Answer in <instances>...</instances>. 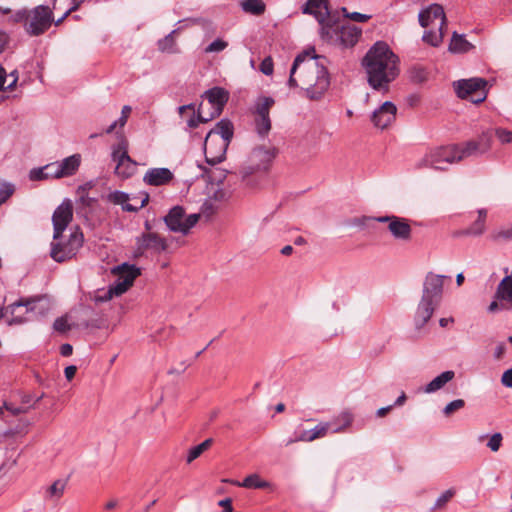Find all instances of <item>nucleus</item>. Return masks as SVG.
Masks as SVG:
<instances>
[{
	"mask_svg": "<svg viewBox=\"0 0 512 512\" xmlns=\"http://www.w3.org/2000/svg\"><path fill=\"white\" fill-rule=\"evenodd\" d=\"M325 60L324 57L315 55L314 50L297 55L290 69L288 86H301L306 98L311 101L321 100L330 87V75Z\"/></svg>",
	"mask_w": 512,
	"mask_h": 512,
	"instance_id": "1",
	"label": "nucleus"
},
{
	"mask_svg": "<svg viewBox=\"0 0 512 512\" xmlns=\"http://www.w3.org/2000/svg\"><path fill=\"white\" fill-rule=\"evenodd\" d=\"M362 65L369 85L381 93L389 90V84L399 75V58L382 41L376 42L366 53Z\"/></svg>",
	"mask_w": 512,
	"mask_h": 512,
	"instance_id": "2",
	"label": "nucleus"
},
{
	"mask_svg": "<svg viewBox=\"0 0 512 512\" xmlns=\"http://www.w3.org/2000/svg\"><path fill=\"white\" fill-rule=\"evenodd\" d=\"M233 137V125L229 120L222 119L215 128L210 130L204 141L206 162L210 165L221 163Z\"/></svg>",
	"mask_w": 512,
	"mask_h": 512,
	"instance_id": "3",
	"label": "nucleus"
},
{
	"mask_svg": "<svg viewBox=\"0 0 512 512\" xmlns=\"http://www.w3.org/2000/svg\"><path fill=\"white\" fill-rule=\"evenodd\" d=\"M49 310V302L44 297L20 299L7 306L5 309L0 308V320L7 314L11 315L8 325L22 324L28 320L25 314H34L44 316Z\"/></svg>",
	"mask_w": 512,
	"mask_h": 512,
	"instance_id": "4",
	"label": "nucleus"
},
{
	"mask_svg": "<svg viewBox=\"0 0 512 512\" xmlns=\"http://www.w3.org/2000/svg\"><path fill=\"white\" fill-rule=\"evenodd\" d=\"M361 34L360 28L350 24H341L339 18L336 17L330 25L324 27V31L320 35L329 44L352 47L358 42Z\"/></svg>",
	"mask_w": 512,
	"mask_h": 512,
	"instance_id": "5",
	"label": "nucleus"
},
{
	"mask_svg": "<svg viewBox=\"0 0 512 512\" xmlns=\"http://www.w3.org/2000/svg\"><path fill=\"white\" fill-rule=\"evenodd\" d=\"M25 30L31 36H39L47 31L53 22L52 10L45 5H39L29 11H24Z\"/></svg>",
	"mask_w": 512,
	"mask_h": 512,
	"instance_id": "6",
	"label": "nucleus"
},
{
	"mask_svg": "<svg viewBox=\"0 0 512 512\" xmlns=\"http://www.w3.org/2000/svg\"><path fill=\"white\" fill-rule=\"evenodd\" d=\"M203 97L207 102L199 105V119L202 121H210L219 116L228 101V93L220 87L207 90Z\"/></svg>",
	"mask_w": 512,
	"mask_h": 512,
	"instance_id": "7",
	"label": "nucleus"
},
{
	"mask_svg": "<svg viewBox=\"0 0 512 512\" xmlns=\"http://www.w3.org/2000/svg\"><path fill=\"white\" fill-rule=\"evenodd\" d=\"M459 161L457 152V145H448L436 147L429 150L424 157L419 161L417 166L429 167L439 170L446 169L447 164H452Z\"/></svg>",
	"mask_w": 512,
	"mask_h": 512,
	"instance_id": "8",
	"label": "nucleus"
},
{
	"mask_svg": "<svg viewBox=\"0 0 512 512\" xmlns=\"http://www.w3.org/2000/svg\"><path fill=\"white\" fill-rule=\"evenodd\" d=\"M199 218V214L193 213L186 215L183 207L175 206L170 209L163 220L171 232L187 235L197 224Z\"/></svg>",
	"mask_w": 512,
	"mask_h": 512,
	"instance_id": "9",
	"label": "nucleus"
},
{
	"mask_svg": "<svg viewBox=\"0 0 512 512\" xmlns=\"http://www.w3.org/2000/svg\"><path fill=\"white\" fill-rule=\"evenodd\" d=\"M167 248L168 242L164 237L154 232H143L135 238L133 258L143 257L147 251L160 254Z\"/></svg>",
	"mask_w": 512,
	"mask_h": 512,
	"instance_id": "10",
	"label": "nucleus"
},
{
	"mask_svg": "<svg viewBox=\"0 0 512 512\" xmlns=\"http://www.w3.org/2000/svg\"><path fill=\"white\" fill-rule=\"evenodd\" d=\"M112 160L116 162L115 174L118 177L126 179L135 174L137 163L128 155V142L125 138L113 147Z\"/></svg>",
	"mask_w": 512,
	"mask_h": 512,
	"instance_id": "11",
	"label": "nucleus"
},
{
	"mask_svg": "<svg viewBox=\"0 0 512 512\" xmlns=\"http://www.w3.org/2000/svg\"><path fill=\"white\" fill-rule=\"evenodd\" d=\"M485 86L486 81L482 78L462 79L454 83L458 97L469 99L475 104L485 100L487 96Z\"/></svg>",
	"mask_w": 512,
	"mask_h": 512,
	"instance_id": "12",
	"label": "nucleus"
},
{
	"mask_svg": "<svg viewBox=\"0 0 512 512\" xmlns=\"http://www.w3.org/2000/svg\"><path fill=\"white\" fill-rule=\"evenodd\" d=\"M377 222L386 223L391 236L398 241L408 242L412 237L409 220L395 215L379 216Z\"/></svg>",
	"mask_w": 512,
	"mask_h": 512,
	"instance_id": "13",
	"label": "nucleus"
},
{
	"mask_svg": "<svg viewBox=\"0 0 512 512\" xmlns=\"http://www.w3.org/2000/svg\"><path fill=\"white\" fill-rule=\"evenodd\" d=\"M277 154V149L272 146H258L249 156L250 166L244 172V176L254 171H266Z\"/></svg>",
	"mask_w": 512,
	"mask_h": 512,
	"instance_id": "14",
	"label": "nucleus"
},
{
	"mask_svg": "<svg viewBox=\"0 0 512 512\" xmlns=\"http://www.w3.org/2000/svg\"><path fill=\"white\" fill-rule=\"evenodd\" d=\"M302 12L311 14L317 19L320 25V33L324 31L326 25H330L337 17L331 13L328 0H307L302 7Z\"/></svg>",
	"mask_w": 512,
	"mask_h": 512,
	"instance_id": "15",
	"label": "nucleus"
},
{
	"mask_svg": "<svg viewBox=\"0 0 512 512\" xmlns=\"http://www.w3.org/2000/svg\"><path fill=\"white\" fill-rule=\"evenodd\" d=\"M82 234L73 233L67 244L52 243L50 255L57 262H64L72 258L76 251L82 246Z\"/></svg>",
	"mask_w": 512,
	"mask_h": 512,
	"instance_id": "16",
	"label": "nucleus"
},
{
	"mask_svg": "<svg viewBox=\"0 0 512 512\" xmlns=\"http://www.w3.org/2000/svg\"><path fill=\"white\" fill-rule=\"evenodd\" d=\"M73 217V206L70 200H64L54 211L52 222L54 227L53 239L61 237L63 231L71 222Z\"/></svg>",
	"mask_w": 512,
	"mask_h": 512,
	"instance_id": "17",
	"label": "nucleus"
},
{
	"mask_svg": "<svg viewBox=\"0 0 512 512\" xmlns=\"http://www.w3.org/2000/svg\"><path fill=\"white\" fill-rule=\"evenodd\" d=\"M448 277L445 275L427 273L423 282L422 297L433 300L440 304L443 296L444 281Z\"/></svg>",
	"mask_w": 512,
	"mask_h": 512,
	"instance_id": "18",
	"label": "nucleus"
},
{
	"mask_svg": "<svg viewBox=\"0 0 512 512\" xmlns=\"http://www.w3.org/2000/svg\"><path fill=\"white\" fill-rule=\"evenodd\" d=\"M118 269L120 271L119 277L111 286L115 296L125 293L133 285L135 278L140 275V269L135 265L124 263Z\"/></svg>",
	"mask_w": 512,
	"mask_h": 512,
	"instance_id": "19",
	"label": "nucleus"
},
{
	"mask_svg": "<svg viewBox=\"0 0 512 512\" xmlns=\"http://www.w3.org/2000/svg\"><path fill=\"white\" fill-rule=\"evenodd\" d=\"M397 107L390 101L384 102L371 115V121L376 128H387L396 118Z\"/></svg>",
	"mask_w": 512,
	"mask_h": 512,
	"instance_id": "20",
	"label": "nucleus"
},
{
	"mask_svg": "<svg viewBox=\"0 0 512 512\" xmlns=\"http://www.w3.org/2000/svg\"><path fill=\"white\" fill-rule=\"evenodd\" d=\"M439 305V303L421 296L414 315L416 329H421L425 326Z\"/></svg>",
	"mask_w": 512,
	"mask_h": 512,
	"instance_id": "21",
	"label": "nucleus"
},
{
	"mask_svg": "<svg viewBox=\"0 0 512 512\" xmlns=\"http://www.w3.org/2000/svg\"><path fill=\"white\" fill-rule=\"evenodd\" d=\"M419 24L422 27H428L434 23V21H439V26H446V16L444 9L439 4H431L426 9L422 10L418 15Z\"/></svg>",
	"mask_w": 512,
	"mask_h": 512,
	"instance_id": "22",
	"label": "nucleus"
},
{
	"mask_svg": "<svg viewBox=\"0 0 512 512\" xmlns=\"http://www.w3.org/2000/svg\"><path fill=\"white\" fill-rule=\"evenodd\" d=\"M173 173L168 168H150L143 176V182L150 186H164L172 181Z\"/></svg>",
	"mask_w": 512,
	"mask_h": 512,
	"instance_id": "23",
	"label": "nucleus"
},
{
	"mask_svg": "<svg viewBox=\"0 0 512 512\" xmlns=\"http://www.w3.org/2000/svg\"><path fill=\"white\" fill-rule=\"evenodd\" d=\"M107 199L109 202L115 205H121L122 209L127 212H136L139 209L143 208L149 201V195L145 194L143 199L140 201L139 205H133L128 203L130 197L127 193L122 191H113L108 194Z\"/></svg>",
	"mask_w": 512,
	"mask_h": 512,
	"instance_id": "24",
	"label": "nucleus"
},
{
	"mask_svg": "<svg viewBox=\"0 0 512 512\" xmlns=\"http://www.w3.org/2000/svg\"><path fill=\"white\" fill-rule=\"evenodd\" d=\"M331 427V423L325 422L320 423L316 427H314L311 430H304L300 433V435L295 439V441H302V442H311L315 439L324 437L328 430ZM294 442V440H290L289 443Z\"/></svg>",
	"mask_w": 512,
	"mask_h": 512,
	"instance_id": "25",
	"label": "nucleus"
},
{
	"mask_svg": "<svg viewBox=\"0 0 512 512\" xmlns=\"http://www.w3.org/2000/svg\"><path fill=\"white\" fill-rule=\"evenodd\" d=\"M60 169L63 178L64 177H70L74 175L81 164V155L80 154H73L61 161H58Z\"/></svg>",
	"mask_w": 512,
	"mask_h": 512,
	"instance_id": "26",
	"label": "nucleus"
},
{
	"mask_svg": "<svg viewBox=\"0 0 512 512\" xmlns=\"http://www.w3.org/2000/svg\"><path fill=\"white\" fill-rule=\"evenodd\" d=\"M487 217L486 209L478 210V218L474 221V223L465 230H462L458 233L461 236H480L485 231V220Z\"/></svg>",
	"mask_w": 512,
	"mask_h": 512,
	"instance_id": "27",
	"label": "nucleus"
},
{
	"mask_svg": "<svg viewBox=\"0 0 512 512\" xmlns=\"http://www.w3.org/2000/svg\"><path fill=\"white\" fill-rule=\"evenodd\" d=\"M495 299L507 302L512 307V276H505L498 284Z\"/></svg>",
	"mask_w": 512,
	"mask_h": 512,
	"instance_id": "28",
	"label": "nucleus"
},
{
	"mask_svg": "<svg viewBox=\"0 0 512 512\" xmlns=\"http://www.w3.org/2000/svg\"><path fill=\"white\" fill-rule=\"evenodd\" d=\"M455 376L454 371H444L437 377H435L432 381H430L424 388L425 393H434L441 388H443L449 381H451Z\"/></svg>",
	"mask_w": 512,
	"mask_h": 512,
	"instance_id": "29",
	"label": "nucleus"
},
{
	"mask_svg": "<svg viewBox=\"0 0 512 512\" xmlns=\"http://www.w3.org/2000/svg\"><path fill=\"white\" fill-rule=\"evenodd\" d=\"M233 485L238 487H244L248 489H266L271 486L268 481H265L260 478L258 474H250L244 478L242 482L233 481Z\"/></svg>",
	"mask_w": 512,
	"mask_h": 512,
	"instance_id": "30",
	"label": "nucleus"
},
{
	"mask_svg": "<svg viewBox=\"0 0 512 512\" xmlns=\"http://www.w3.org/2000/svg\"><path fill=\"white\" fill-rule=\"evenodd\" d=\"M59 169H60V166H59L58 161L52 162V163L44 166L42 169L32 172V178L33 179H48V178L60 179V178H63Z\"/></svg>",
	"mask_w": 512,
	"mask_h": 512,
	"instance_id": "31",
	"label": "nucleus"
},
{
	"mask_svg": "<svg viewBox=\"0 0 512 512\" xmlns=\"http://www.w3.org/2000/svg\"><path fill=\"white\" fill-rule=\"evenodd\" d=\"M67 486V481L58 479L54 481L45 491V499L52 502H57L63 496Z\"/></svg>",
	"mask_w": 512,
	"mask_h": 512,
	"instance_id": "32",
	"label": "nucleus"
},
{
	"mask_svg": "<svg viewBox=\"0 0 512 512\" xmlns=\"http://www.w3.org/2000/svg\"><path fill=\"white\" fill-rule=\"evenodd\" d=\"M473 48V45L468 42L464 35L453 33L452 39L449 45V50L454 53H465L470 51Z\"/></svg>",
	"mask_w": 512,
	"mask_h": 512,
	"instance_id": "33",
	"label": "nucleus"
},
{
	"mask_svg": "<svg viewBox=\"0 0 512 512\" xmlns=\"http://www.w3.org/2000/svg\"><path fill=\"white\" fill-rule=\"evenodd\" d=\"M353 422V414L350 411L341 412L331 423L332 432L339 433L349 427Z\"/></svg>",
	"mask_w": 512,
	"mask_h": 512,
	"instance_id": "34",
	"label": "nucleus"
},
{
	"mask_svg": "<svg viewBox=\"0 0 512 512\" xmlns=\"http://www.w3.org/2000/svg\"><path fill=\"white\" fill-rule=\"evenodd\" d=\"M457 152L459 155V161L470 156H478L484 154L478 143H476L474 140L468 141L464 145H457Z\"/></svg>",
	"mask_w": 512,
	"mask_h": 512,
	"instance_id": "35",
	"label": "nucleus"
},
{
	"mask_svg": "<svg viewBox=\"0 0 512 512\" xmlns=\"http://www.w3.org/2000/svg\"><path fill=\"white\" fill-rule=\"evenodd\" d=\"M241 8L246 13L259 16L265 12L266 5L263 0H244Z\"/></svg>",
	"mask_w": 512,
	"mask_h": 512,
	"instance_id": "36",
	"label": "nucleus"
},
{
	"mask_svg": "<svg viewBox=\"0 0 512 512\" xmlns=\"http://www.w3.org/2000/svg\"><path fill=\"white\" fill-rule=\"evenodd\" d=\"M409 79L415 84H421L428 80L429 72L421 65L412 66L409 71Z\"/></svg>",
	"mask_w": 512,
	"mask_h": 512,
	"instance_id": "37",
	"label": "nucleus"
},
{
	"mask_svg": "<svg viewBox=\"0 0 512 512\" xmlns=\"http://www.w3.org/2000/svg\"><path fill=\"white\" fill-rule=\"evenodd\" d=\"M212 443H213V440L211 438H209V439H206L205 441H203L202 443H200L199 445L192 447L188 451V454H187V459H186L187 463L190 464L195 459L200 457L203 452H205L206 450H208L211 447Z\"/></svg>",
	"mask_w": 512,
	"mask_h": 512,
	"instance_id": "38",
	"label": "nucleus"
},
{
	"mask_svg": "<svg viewBox=\"0 0 512 512\" xmlns=\"http://www.w3.org/2000/svg\"><path fill=\"white\" fill-rule=\"evenodd\" d=\"M274 105V99L271 97H261L256 103V117H269L271 107Z\"/></svg>",
	"mask_w": 512,
	"mask_h": 512,
	"instance_id": "39",
	"label": "nucleus"
},
{
	"mask_svg": "<svg viewBox=\"0 0 512 512\" xmlns=\"http://www.w3.org/2000/svg\"><path fill=\"white\" fill-rule=\"evenodd\" d=\"M176 33V30H173L171 33H169L166 37L159 40L158 42V48L162 52L166 53H175L177 52L176 43L174 39V34Z\"/></svg>",
	"mask_w": 512,
	"mask_h": 512,
	"instance_id": "40",
	"label": "nucleus"
},
{
	"mask_svg": "<svg viewBox=\"0 0 512 512\" xmlns=\"http://www.w3.org/2000/svg\"><path fill=\"white\" fill-rule=\"evenodd\" d=\"M445 26H439L436 31L429 30L423 34V41L429 43L432 46H438L444 37L443 28Z\"/></svg>",
	"mask_w": 512,
	"mask_h": 512,
	"instance_id": "41",
	"label": "nucleus"
},
{
	"mask_svg": "<svg viewBox=\"0 0 512 512\" xmlns=\"http://www.w3.org/2000/svg\"><path fill=\"white\" fill-rule=\"evenodd\" d=\"M255 127L259 136L265 137L271 130V120L270 117H256L255 118Z\"/></svg>",
	"mask_w": 512,
	"mask_h": 512,
	"instance_id": "42",
	"label": "nucleus"
},
{
	"mask_svg": "<svg viewBox=\"0 0 512 512\" xmlns=\"http://www.w3.org/2000/svg\"><path fill=\"white\" fill-rule=\"evenodd\" d=\"M479 147L482 149V152L486 153L491 148L492 143V133L490 130L484 131L477 140Z\"/></svg>",
	"mask_w": 512,
	"mask_h": 512,
	"instance_id": "43",
	"label": "nucleus"
},
{
	"mask_svg": "<svg viewBox=\"0 0 512 512\" xmlns=\"http://www.w3.org/2000/svg\"><path fill=\"white\" fill-rule=\"evenodd\" d=\"M342 12L344 13V16L352 21L364 23L367 22L371 16L367 14H362L359 12H352L349 13L345 7H342Z\"/></svg>",
	"mask_w": 512,
	"mask_h": 512,
	"instance_id": "44",
	"label": "nucleus"
},
{
	"mask_svg": "<svg viewBox=\"0 0 512 512\" xmlns=\"http://www.w3.org/2000/svg\"><path fill=\"white\" fill-rule=\"evenodd\" d=\"M502 440H503V436L501 433L497 432V433H494L488 440L487 442V447L493 451V452H497L501 445H502Z\"/></svg>",
	"mask_w": 512,
	"mask_h": 512,
	"instance_id": "45",
	"label": "nucleus"
},
{
	"mask_svg": "<svg viewBox=\"0 0 512 512\" xmlns=\"http://www.w3.org/2000/svg\"><path fill=\"white\" fill-rule=\"evenodd\" d=\"M228 46V43L222 39H216L211 42L206 48V53L221 52Z\"/></svg>",
	"mask_w": 512,
	"mask_h": 512,
	"instance_id": "46",
	"label": "nucleus"
},
{
	"mask_svg": "<svg viewBox=\"0 0 512 512\" xmlns=\"http://www.w3.org/2000/svg\"><path fill=\"white\" fill-rule=\"evenodd\" d=\"M465 405V402L464 400L462 399H456V400H453L451 401L450 403H448L445 408L443 409V413L446 415V416H449L451 415L453 412L463 408Z\"/></svg>",
	"mask_w": 512,
	"mask_h": 512,
	"instance_id": "47",
	"label": "nucleus"
},
{
	"mask_svg": "<svg viewBox=\"0 0 512 512\" xmlns=\"http://www.w3.org/2000/svg\"><path fill=\"white\" fill-rule=\"evenodd\" d=\"M495 135L502 144L512 143V131L510 130L497 128L495 130Z\"/></svg>",
	"mask_w": 512,
	"mask_h": 512,
	"instance_id": "48",
	"label": "nucleus"
},
{
	"mask_svg": "<svg viewBox=\"0 0 512 512\" xmlns=\"http://www.w3.org/2000/svg\"><path fill=\"white\" fill-rule=\"evenodd\" d=\"M15 191L13 184H2L0 187V206L6 202V200L12 196Z\"/></svg>",
	"mask_w": 512,
	"mask_h": 512,
	"instance_id": "49",
	"label": "nucleus"
},
{
	"mask_svg": "<svg viewBox=\"0 0 512 512\" xmlns=\"http://www.w3.org/2000/svg\"><path fill=\"white\" fill-rule=\"evenodd\" d=\"M53 328L55 331L65 333L70 329L66 317H59L54 321Z\"/></svg>",
	"mask_w": 512,
	"mask_h": 512,
	"instance_id": "50",
	"label": "nucleus"
},
{
	"mask_svg": "<svg viewBox=\"0 0 512 512\" xmlns=\"http://www.w3.org/2000/svg\"><path fill=\"white\" fill-rule=\"evenodd\" d=\"M114 295L115 293L112 292V288L110 287L108 290L98 291L94 300L96 303L106 302L111 300Z\"/></svg>",
	"mask_w": 512,
	"mask_h": 512,
	"instance_id": "51",
	"label": "nucleus"
},
{
	"mask_svg": "<svg viewBox=\"0 0 512 512\" xmlns=\"http://www.w3.org/2000/svg\"><path fill=\"white\" fill-rule=\"evenodd\" d=\"M273 60L270 56L263 59L260 64V71L265 75H271L273 73Z\"/></svg>",
	"mask_w": 512,
	"mask_h": 512,
	"instance_id": "52",
	"label": "nucleus"
},
{
	"mask_svg": "<svg viewBox=\"0 0 512 512\" xmlns=\"http://www.w3.org/2000/svg\"><path fill=\"white\" fill-rule=\"evenodd\" d=\"M454 492L451 490H447L442 493L436 500L434 507L440 508L445 505L453 496Z\"/></svg>",
	"mask_w": 512,
	"mask_h": 512,
	"instance_id": "53",
	"label": "nucleus"
},
{
	"mask_svg": "<svg viewBox=\"0 0 512 512\" xmlns=\"http://www.w3.org/2000/svg\"><path fill=\"white\" fill-rule=\"evenodd\" d=\"M131 111H132V108L129 105H124L122 107L121 116L118 119V123H119V127L120 128L124 127L125 124L127 123V120H128V118L130 116Z\"/></svg>",
	"mask_w": 512,
	"mask_h": 512,
	"instance_id": "54",
	"label": "nucleus"
},
{
	"mask_svg": "<svg viewBox=\"0 0 512 512\" xmlns=\"http://www.w3.org/2000/svg\"><path fill=\"white\" fill-rule=\"evenodd\" d=\"M376 218L377 217L362 216L360 218H355L352 224L359 227H365L369 226L371 222H377Z\"/></svg>",
	"mask_w": 512,
	"mask_h": 512,
	"instance_id": "55",
	"label": "nucleus"
},
{
	"mask_svg": "<svg viewBox=\"0 0 512 512\" xmlns=\"http://www.w3.org/2000/svg\"><path fill=\"white\" fill-rule=\"evenodd\" d=\"M78 201L86 207H90L93 205V203L96 201L94 198H91L88 196V192L84 193H77Z\"/></svg>",
	"mask_w": 512,
	"mask_h": 512,
	"instance_id": "56",
	"label": "nucleus"
},
{
	"mask_svg": "<svg viewBox=\"0 0 512 512\" xmlns=\"http://www.w3.org/2000/svg\"><path fill=\"white\" fill-rule=\"evenodd\" d=\"M207 121H202L199 119V109L197 111H192V116L187 121V124L190 128H196L199 123H206Z\"/></svg>",
	"mask_w": 512,
	"mask_h": 512,
	"instance_id": "57",
	"label": "nucleus"
},
{
	"mask_svg": "<svg viewBox=\"0 0 512 512\" xmlns=\"http://www.w3.org/2000/svg\"><path fill=\"white\" fill-rule=\"evenodd\" d=\"M501 383L503 386L512 388V368L506 370L502 377H501Z\"/></svg>",
	"mask_w": 512,
	"mask_h": 512,
	"instance_id": "58",
	"label": "nucleus"
},
{
	"mask_svg": "<svg viewBox=\"0 0 512 512\" xmlns=\"http://www.w3.org/2000/svg\"><path fill=\"white\" fill-rule=\"evenodd\" d=\"M506 353V346L504 343H499L494 350V358L500 360Z\"/></svg>",
	"mask_w": 512,
	"mask_h": 512,
	"instance_id": "59",
	"label": "nucleus"
},
{
	"mask_svg": "<svg viewBox=\"0 0 512 512\" xmlns=\"http://www.w3.org/2000/svg\"><path fill=\"white\" fill-rule=\"evenodd\" d=\"M4 408L11 412L12 415H19V414H22V413H25L26 412V409L23 408V407H14L12 406L11 404H8V403H4Z\"/></svg>",
	"mask_w": 512,
	"mask_h": 512,
	"instance_id": "60",
	"label": "nucleus"
},
{
	"mask_svg": "<svg viewBox=\"0 0 512 512\" xmlns=\"http://www.w3.org/2000/svg\"><path fill=\"white\" fill-rule=\"evenodd\" d=\"M218 505L223 507V512H233L232 501L230 498L220 500Z\"/></svg>",
	"mask_w": 512,
	"mask_h": 512,
	"instance_id": "61",
	"label": "nucleus"
},
{
	"mask_svg": "<svg viewBox=\"0 0 512 512\" xmlns=\"http://www.w3.org/2000/svg\"><path fill=\"white\" fill-rule=\"evenodd\" d=\"M76 371H77L76 366H74V365L67 366L64 370L66 379L68 381H71L74 378Z\"/></svg>",
	"mask_w": 512,
	"mask_h": 512,
	"instance_id": "62",
	"label": "nucleus"
},
{
	"mask_svg": "<svg viewBox=\"0 0 512 512\" xmlns=\"http://www.w3.org/2000/svg\"><path fill=\"white\" fill-rule=\"evenodd\" d=\"M72 352H73V347L70 344L66 343V344L61 345L60 353L62 356H64V357L70 356L72 354Z\"/></svg>",
	"mask_w": 512,
	"mask_h": 512,
	"instance_id": "63",
	"label": "nucleus"
},
{
	"mask_svg": "<svg viewBox=\"0 0 512 512\" xmlns=\"http://www.w3.org/2000/svg\"><path fill=\"white\" fill-rule=\"evenodd\" d=\"M498 237H501L504 239H512V226L507 229L501 230L498 233Z\"/></svg>",
	"mask_w": 512,
	"mask_h": 512,
	"instance_id": "64",
	"label": "nucleus"
}]
</instances>
